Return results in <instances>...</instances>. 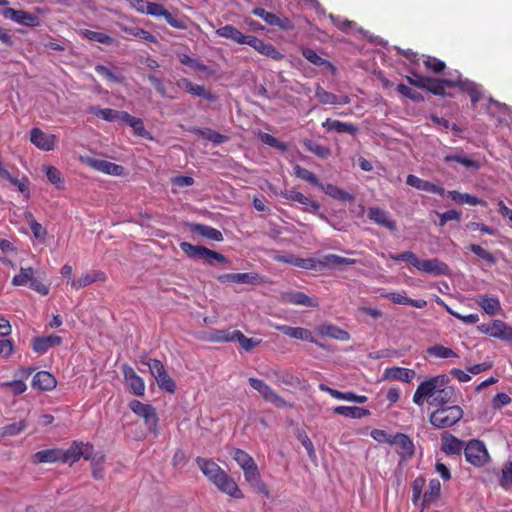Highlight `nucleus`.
<instances>
[{
	"label": "nucleus",
	"mask_w": 512,
	"mask_h": 512,
	"mask_svg": "<svg viewBox=\"0 0 512 512\" xmlns=\"http://www.w3.org/2000/svg\"><path fill=\"white\" fill-rule=\"evenodd\" d=\"M477 328L484 334L512 342V327L506 325V322H481Z\"/></svg>",
	"instance_id": "ddd939ff"
},
{
	"label": "nucleus",
	"mask_w": 512,
	"mask_h": 512,
	"mask_svg": "<svg viewBox=\"0 0 512 512\" xmlns=\"http://www.w3.org/2000/svg\"><path fill=\"white\" fill-rule=\"evenodd\" d=\"M318 263L321 267L333 268L343 265H354L356 260L352 258H345L336 254H328L322 259L318 260Z\"/></svg>",
	"instance_id": "49530a36"
},
{
	"label": "nucleus",
	"mask_w": 512,
	"mask_h": 512,
	"mask_svg": "<svg viewBox=\"0 0 512 512\" xmlns=\"http://www.w3.org/2000/svg\"><path fill=\"white\" fill-rule=\"evenodd\" d=\"M447 383L448 377L446 375H437L421 382L413 395V402L418 406L423 405L426 397H432L436 388Z\"/></svg>",
	"instance_id": "1a4fd4ad"
},
{
	"label": "nucleus",
	"mask_w": 512,
	"mask_h": 512,
	"mask_svg": "<svg viewBox=\"0 0 512 512\" xmlns=\"http://www.w3.org/2000/svg\"><path fill=\"white\" fill-rule=\"evenodd\" d=\"M500 485L506 490L512 488V462L510 461L506 462L502 468Z\"/></svg>",
	"instance_id": "774afa93"
},
{
	"label": "nucleus",
	"mask_w": 512,
	"mask_h": 512,
	"mask_svg": "<svg viewBox=\"0 0 512 512\" xmlns=\"http://www.w3.org/2000/svg\"><path fill=\"white\" fill-rule=\"evenodd\" d=\"M423 64L427 70L435 74L443 72L446 68V64L442 60L432 56H427L423 60Z\"/></svg>",
	"instance_id": "338daca9"
},
{
	"label": "nucleus",
	"mask_w": 512,
	"mask_h": 512,
	"mask_svg": "<svg viewBox=\"0 0 512 512\" xmlns=\"http://www.w3.org/2000/svg\"><path fill=\"white\" fill-rule=\"evenodd\" d=\"M390 445H397L399 447L398 454L403 460L410 459L415 453V446L411 438L404 433H396Z\"/></svg>",
	"instance_id": "4be33fe9"
},
{
	"label": "nucleus",
	"mask_w": 512,
	"mask_h": 512,
	"mask_svg": "<svg viewBox=\"0 0 512 512\" xmlns=\"http://www.w3.org/2000/svg\"><path fill=\"white\" fill-rule=\"evenodd\" d=\"M406 183L409 186H412L418 190L438 194L443 196L445 194V189L441 186H438L430 181L421 179L413 174H409L406 178Z\"/></svg>",
	"instance_id": "bb28decb"
},
{
	"label": "nucleus",
	"mask_w": 512,
	"mask_h": 512,
	"mask_svg": "<svg viewBox=\"0 0 512 512\" xmlns=\"http://www.w3.org/2000/svg\"><path fill=\"white\" fill-rule=\"evenodd\" d=\"M231 455L243 471L256 465L254 459L242 449L234 448Z\"/></svg>",
	"instance_id": "8fccbe9b"
},
{
	"label": "nucleus",
	"mask_w": 512,
	"mask_h": 512,
	"mask_svg": "<svg viewBox=\"0 0 512 512\" xmlns=\"http://www.w3.org/2000/svg\"><path fill=\"white\" fill-rule=\"evenodd\" d=\"M478 304L489 316L496 315L500 310V302L497 298L480 297Z\"/></svg>",
	"instance_id": "6e6d98bb"
},
{
	"label": "nucleus",
	"mask_w": 512,
	"mask_h": 512,
	"mask_svg": "<svg viewBox=\"0 0 512 512\" xmlns=\"http://www.w3.org/2000/svg\"><path fill=\"white\" fill-rule=\"evenodd\" d=\"M386 297L395 304L410 305L416 308H423L427 304V302L424 299L413 300L407 297L405 293L391 292L388 293Z\"/></svg>",
	"instance_id": "c03bdc74"
},
{
	"label": "nucleus",
	"mask_w": 512,
	"mask_h": 512,
	"mask_svg": "<svg viewBox=\"0 0 512 512\" xmlns=\"http://www.w3.org/2000/svg\"><path fill=\"white\" fill-rule=\"evenodd\" d=\"M93 452L94 447L92 444L74 441L68 449H61V462L72 465L81 457L89 460L92 458Z\"/></svg>",
	"instance_id": "6e6552de"
},
{
	"label": "nucleus",
	"mask_w": 512,
	"mask_h": 512,
	"mask_svg": "<svg viewBox=\"0 0 512 512\" xmlns=\"http://www.w3.org/2000/svg\"><path fill=\"white\" fill-rule=\"evenodd\" d=\"M418 270L433 276H448L451 273L449 266L438 258L421 260Z\"/></svg>",
	"instance_id": "6ab92c4d"
},
{
	"label": "nucleus",
	"mask_w": 512,
	"mask_h": 512,
	"mask_svg": "<svg viewBox=\"0 0 512 512\" xmlns=\"http://www.w3.org/2000/svg\"><path fill=\"white\" fill-rule=\"evenodd\" d=\"M302 56L311 64L322 67H327L332 73L336 71L335 66L328 60L322 58L317 52L309 47H301L300 49Z\"/></svg>",
	"instance_id": "ea45409f"
},
{
	"label": "nucleus",
	"mask_w": 512,
	"mask_h": 512,
	"mask_svg": "<svg viewBox=\"0 0 512 512\" xmlns=\"http://www.w3.org/2000/svg\"><path fill=\"white\" fill-rule=\"evenodd\" d=\"M248 382L267 402L274 404L278 408H284L288 405L287 402L263 380L251 377L248 379Z\"/></svg>",
	"instance_id": "f8f14e48"
},
{
	"label": "nucleus",
	"mask_w": 512,
	"mask_h": 512,
	"mask_svg": "<svg viewBox=\"0 0 512 512\" xmlns=\"http://www.w3.org/2000/svg\"><path fill=\"white\" fill-rule=\"evenodd\" d=\"M333 411L338 415L351 419H361L371 414L368 409L357 406H337L333 409Z\"/></svg>",
	"instance_id": "37998d69"
},
{
	"label": "nucleus",
	"mask_w": 512,
	"mask_h": 512,
	"mask_svg": "<svg viewBox=\"0 0 512 512\" xmlns=\"http://www.w3.org/2000/svg\"><path fill=\"white\" fill-rule=\"evenodd\" d=\"M456 84L455 80L452 79H436L428 77L424 90H427L436 96H445V88H455Z\"/></svg>",
	"instance_id": "473e14b6"
},
{
	"label": "nucleus",
	"mask_w": 512,
	"mask_h": 512,
	"mask_svg": "<svg viewBox=\"0 0 512 512\" xmlns=\"http://www.w3.org/2000/svg\"><path fill=\"white\" fill-rule=\"evenodd\" d=\"M294 174L297 178L304 180L311 184L312 186L320 187L322 183L319 182L318 177L311 171L302 166L296 164L294 167Z\"/></svg>",
	"instance_id": "5fc2aeb1"
},
{
	"label": "nucleus",
	"mask_w": 512,
	"mask_h": 512,
	"mask_svg": "<svg viewBox=\"0 0 512 512\" xmlns=\"http://www.w3.org/2000/svg\"><path fill=\"white\" fill-rule=\"evenodd\" d=\"M28 426L26 420H20L18 422H14L8 425H5L0 430L1 437H10L20 434L24 431Z\"/></svg>",
	"instance_id": "4d7b16f0"
},
{
	"label": "nucleus",
	"mask_w": 512,
	"mask_h": 512,
	"mask_svg": "<svg viewBox=\"0 0 512 512\" xmlns=\"http://www.w3.org/2000/svg\"><path fill=\"white\" fill-rule=\"evenodd\" d=\"M190 230L193 233L216 242H221L224 239L221 231L209 225L193 223L190 225Z\"/></svg>",
	"instance_id": "4c0bfd02"
},
{
	"label": "nucleus",
	"mask_w": 512,
	"mask_h": 512,
	"mask_svg": "<svg viewBox=\"0 0 512 512\" xmlns=\"http://www.w3.org/2000/svg\"><path fill=\"white\" fill-rule=\"evenodd\" d=\"M62 338L58 335L37 336L32 341V349L37 354H45L50 348L59 346Z\"/></svg>",
	"instance_id": "cd10ccee"
},
{
	"label": "nucleus",
	"mask_w": 512,
	"mask_h": 512,
	"mask_svg": "<svg viewBox=\"0 0 512 512\" xmlns=\"http://www.w3.org/2000/svg\"><path fill=\"white\" fill-rule=\"evenodd\" d=\"M57 385L55 377L48 371L37 372L32 379V387L40 391H50Z\"/></svg>",
	"instance_id": "7c9ffc66"
},
{
	"label": "nucleus",
	"mask_w": 512,
	"mask_h": 512,
	"mask_svg": "<svg viewBox=\"0 0 512 512\" xmlns=\"http://www.w3.org/2000/svg\"><path fill=\"white\" fill-rule=\"evenodd\" d=\"M275 328L289 337L317 344V341L313 337L312 332L308 329L301 327H291L288 325H277Z\"/></svg>",
	"instance_id": "72a5a7b5"
},
{
	"label": "nucleus",
	"mask_w": 512,
	"mask_h": 512,
	"mask_svg": "<svg viewBox=\"0 0 512 512\" xmlns=\"http://www.w3.org/2000/svg\"><path fill=\"white\" fill-rule=\"evenodd\" d=\"M303 145L309 152L315 154L321 159H327L331 156V150L329 147L318 144L311 139H304Z\"/></svg>",
	"instance_id": "09e8293b"
},
{
	"label": "nucleus",
	"mask_w": 512,
	"mask_h": 512,
	"mask_svg": "<svg viewBox=\"0 0 512 512\" xmlns=\"http://www.w3.org/2000/svg\"><path fill=\"white\" fill-rule=\"evenodd\" d=\"M178 87H183L186 91L192 95L201 97L207 101L213 102L217 97L203 85L194 84L187 78H181L177 81Z\"/></svg>",
	"instance_id": "a878e982"
},
{
	"label": "nucleus",
	"mask_w": 512,
	"mask_h": 512,
	"mask_svg": "<svg viewBox=\"0 0 512 512\" xmlns=\"http://www.w3.org/2000/svg\"><path fill=\"white\" fill-rule=\"evenodd\" d=\"M455 82L457 83L455 88H459L460 90L466 92L469 95L472 104H476L481 100L482 92L476 83L467 79H458L455 80Z\"/></svg>",
	"instance_id": "a19ab883"
},
{
	"label": "nucleus",
	"mask_w": 512,
	"mask_h": 512,
	"mask_svg": "<svg viewBox=\"0 0 512 512\" xmlns=\"http://www.w3.org/2000/svg\"><path fill=\"white\" fill-rule=\"evenodd\" d=\"M319 188L329 197H331L335 200H338L342 203H347V202L350 203L355 200V197L352 194L337 187L334 184H331V183L321 184Z\"/></svg>",
	"instance_id": "c9c22d12"
},
{
	"label": "nucleus",
	"mask_w": 512,
	"mask_h": 512,
	"mask_svg": "<svg viewBox=\"0 0 512 512\" xmlns=\"http://www.w3.org/2000/svg\"><path fill=\"white\" fill-rule=\"evenodd\" d=\"M59 461L61 462V449L59 448L41 450L32 456V462L35 464L54 463Z\"/></svg>",
	"instance_id": "79ce46f5"
},
{
	"label": "nucleus",
	"mask_w": 512,
	"mask_h": 512,
	"mask_svg": "<svg viewBox=\"0 0 512 512\" xmlns=\"http://www.w3.org/2000/svg\"><path fill=\"white\" fill-rule=\"evenodd\" d=\"M321 334L335 338L340 341H346L349 339V333L345 330H342L334 325H328L322 327L320 330Z\"/></svg>",
	"instance_id": "0e129e2a"
},
{
	"label": "nucleus",
	"mask_w": 512,
	"mask_h": 512,
	"mask_svg": "<svg viewBox=\"0 0 512 512\" xmlns=\"http://www.w3.org/2000/svg\"><path fill=\"white\" fill-rule=\"evenodd\" d=\"M252 14L261 18L267 25L277 27L282 31H292L295 29V24L290 18L269 12L262 7H255L252 10Z\"/></svg>",
	"instance_id": "9b49d317"
},
{
	"label": "nucleus",
	"mask_w": 512,
	"mask_h": 512,
	"mask_svg": "<svg viewBox=\"0 0 512 512\" xmlns=\"http://www.w3.org/2000/svg\"><path fill=\"white\" fill-rule=\"evenodd\" d=\"M215 33L217 36L230 39L237 44L249 45L258 53L270 59L280 61L285 57L273 44L265 42L254 35H244L233 25L227 24L222 26L218 28Z\"/></svg>",
	"instance_id": "f03ea898"
},
{
	"label": "nucleus",
	"mask_w": 512,
	"mask_h": 512,
	"mask_svg": "<svg viewBox=\"0 0 512 512\" xmlns=\"http://www.w3.org/2000/svg\"><path fill=\"white\" fill-rule=\"evenodd\" d=\"M464 456L465 460L475 467H483L490 461L485 443L479 439H471L466 443Z\"/></svg>",
	"instance_id": "0eeeda50"
},
{
	"label": "nucleus",
	"mask_w": 512,
	"mask_h": 512,
	"mask_svg": "<svg viewBox=\"0 0 512 512\" xmlns=\"http://www.w3.org/2000/svg\"><path fill=\"white\" fill-rule=\"evenodd\" d=\"M24 217L27 220L29 227L33 233V236L40 242H45L47 237V230L42 226L41 223L36 221L35 217L30 211L24 213Z\"/></svg>",
	"instance_id": "de8ad7c7"
},
{
	"label": "nucleus",
	"mask_w": 512,
	"mask_h": 512,
	"mask_svg": "<svg viewBox=\"0 0 512 512\" xmlns=\"http://www.w3.org/2000/svg\"><path fill=\"white\" fill-rule=\"evenodd\" d=\"M195 461L204 476L207 477L208 480L221 492L228 494L235 499H241L244 497L235 480L212 459L199 456Z\"/></svg>",
	"instance_id": "7ed1b4c3"
},
{
	"label": "nucleus",
	"mask_w": 512,
	"mask_h": 512,
	"mask_svg": "<svg viewBox=\"0 0 512 512\" xmlns=\"http://www.w3.org/2000/svg\"><path fill=\"white\" fill-rule=\"evenodd\" d=\"M368 218L374 223L385 227L390 231H395L397 229L396 222L391 218L389 212L379 207H370L368 209Z\"/></svg>",
	"instance_id": "393cba45"
},
{
	"label": "nucleus",
	"mask_w": 512,
	"mask_h": 512,
	"mask_svg": "<svg viewBox=\"0 0 512 512\" xmlns=\"http://www.w3.org/2000/svg\"><path fill=\"white\" fill-rule=\"evenodd\" d=\"M48 181L53 184L57 189H64V179L60 170L51 165H45L43 167Z\"/></svg>",
	"instance_id": "3c124183"
},
{
	"label": "nucleus",
	"mask_w": 512,
	"mask_h": 512,
	"mask_svg": "<svg viewBox=\"0 0 512 512\" xmlns=\"http://www.w3.org/2000/svg\"><path fill=\"white\" fill-rule=\"evenodd\" d=\"M189 131L193 134H196V135L202 137L203 139L211 141L213 144H221L228 140L227 136H225L219 132H216L212 129H209V128L201 129V128L193 127L191 129H189Z\"/></svg>",
	"instance_id": "a18cd8bd"
},
{
	"label": "nucleus",
	"mask_w": 512,
	"mask_h": 512,
	"mask_svg": "<svg viewBox=\"0 0 512 512\" xmlns=\"http://www.w3.org/2000/svg\"><path fill=\"white\" fill-rule=\"evenodd\" d=\"M179 246L187 257L194 260L203 259L209 265H212L214 261L223 264L228 262L225 255L217 251L210 250L204 246L193 245L186 241L181 242Z\"/></svg>",
	"instance_id": "423d86ee"
},
{
	"label": "nucleus",
	"mask_w": 512,
	"mask_h": 512,
	"mask_svg": "<svg viewBox=\"0 0 512 512\" xmlns=\"http://www.w3.org/2000/svg\"><path fill=\"white\" fill-rule=\"evenodd\" d=\"M215 33L217 36L230 39L237 44L249 45L258 53L270 59L280 61L285 57L273 44L265 42L254 35H244L233 25L227 24L222 26L218 28Z\"/></svg>",
	"instance_id": "f257e3e1"
},
{
	"label": "nucleus",
	"mask_w": 512,
	"mask_h": 512,
	"mask_svg": "<svg viewBox=\"0 0 512 512\" xmlns=\"http://www.w3.org/2000/svg\"><path fill=\"white\" fill-rule=\"evenodd\" d=\"M426 352L430 356L443 359L458 357V355L451 348L439 344L428 347Z\"/></svg>",
	"instance_id": "680f3d73"
},
{
	"label": "nucleus",
	"mask_w": 512,
	"mask_h": 512,
	"mask_svg": "<svg viewBox=\"0 0 512 512\" xmlns=\"http://www.w3.org/2000/svg\"><path fill=\"white\" fill-rule=\"evenodd\" d=\"M81 35L90 41H95L105 45H112L114 43V39L111 36L89 29L81 31Z\"/></svg>",
	"instance_id": "13d9d810"
},
{
	"label": "nucleus",
	"mask_w": 512,
	"mask_h": 512,
	"mask_svg": "<svg viewBox=\"0 0 512 512\" xmlns=\"http://www.w3.org/2000/svg\"><path fill=\"white\" fill-rule=\"evenodd\" d=\"M217 280L220 283H238L249 285H259L265 282L261 275L254 272L221 274L217 276Z\"/></svg>",
	"instance_id": "2eb2a0df"
},
{
	"label": "nucleus",
	"mask_w": 512,
	"mask_h": 512,
	"mask_svg": "<svg viewBox=\"0 0 512 512\" xmlns=\"http://www.w3.org/2000/svg\"><path fill=\"white\" fill-rule=\"evenodd\" d=\"M463 417V410L458 405L437 408L429 416V422L436 429L452 427Z\"/></svg>",
	"instance_id": "39448f33"
},
{
	"label": "nucleus",
	"mask_w": 512,
	"mask_h": 512,
	"mask_svg": "<svg viewBox=\"0 0 512 512\" xmlns=\"http://www.w3.org/2000/svg\"><path fill=\"white\" fill-rule=\"evenodd\" d=\"M455 396V390L451 386L444 384L442 387L435 389V393L432 399L429 401L430 405L437 406L438 408L447 407L449 402H453Z\"/></svg>",
	"instance_id": "c85d7f7f"
},
{
	"label": "nucleus",
	"mask_w": 512,
	"mask_h": 512,
	"mask_svg": "<svg viewBox=\"0 0 512 512\" xmlns=\"http://www.w3.org/2000/svg\"><path fill=\"white\" fill-rule=\"evenodd\" d=\"M147 15L153 17H163L166 22L173 28L186 29L185 22L174 15H172L162 4L149 2L147 6Z\"/></svg>",
	"instance_id": "dca6fc26"
},
{
	"label": "nucleus",
	"mask_w": 512,
	"mask_h": 512,
	"mask_svg": "<svg viewBox=\"0 0 512 512\" xmlns=\"http://www.w3.org/2000/svg\"><path fill=\"white\" fill-rule=\"evenodd\" d=\"M88 165L95 170L107 175L120 176L124 172V167L113 162L101 159H89Z\"/></svg>",
	"instance_id": "c756f323"
},
{
	"label": "nucleus",
	"mask_w": 512,
	"mask_h": 512,
	"mask_svg": "<svg viewBox=\"0 0 512 512\" xmlns=\"http://www.w3.org/2000/svg\"><path fill=\"white\" fill-rule=\"evenodd\" d=\"M155 378L159 388L168 393H174L176 390L175 381L168 375L163 363L158 359H150L145 363Z\"/></svg>",
	"instance_id": "9d476101"
},
{
	"label": "nucleus",
	"mask_w": 512,
	"mask_h": 512,
	"mask_svg": "<svg viewBox=\"0 0 512 512\" xmlns=\"http://www.w3.org/2000/svg\"><path fill=\"white\" fill-rule=\"evenodd\" d=\"M122 30L129 34V35H132L134 37H137L143 41H146V42H151V43H157V38L152 34L150 33L149 31L145 30V29H142V28H137V27H127V26H124L122 28Z\"/></svg>",
	"instance_id": "bf43d9fd"
},
{
	"label": "nucleus",
	"mask_w": 512,
	"mask_h": 512,
	"mask_svg": "<svg viewBox=\"0 0 512 512\" xmlns=\"http://www.w3.org/2000/svg\"><path fill=\"white\" fill-rule=\"evenodd\" d=\"M13 286H28L40 296L50 293L51 283L47 279L45 271H38L33 267H20L19 273L14 275L11 281Z\"/></svg>",
	"instance_id": "20e7f679"
},
{
	"label": "nucleus",
	"mask_w": 512,
	"mask_h": 512,
	"mask_svg": "<svg viewBox=\"0 0 512 512\" xmlns=\"http://www.w3.org/2000/svg\"><path fill=\"white\" fill-rule=\"evenodd\" d=\"M415 371L408 368L392 367L384 371L383 378L389 380H398L410 383L415 377Z\"/></svg>",
	"instance_id": "e433bc0d"
},
{
	"label": "nucleus",
	"mask_w": 512,
	"mask_h": 512,
	"mask_svg": "<svg viewBox=\"0 0 512 512\" xmlns=\"http://www.w3.org/2000/svg\"><path fill=\"white\" fill-rule=\"evenodd\" d=\"M106 275L101 271L83 273L78 279H72L70 285L73 289L79 290L97 281H105Z\"/></svg>",
	"instance_id": "f704fd0d"
},
{
	"label": "nucleus",
	"mask_w": 512,
	"mask_h": 512,
	"mask_svg": "<svg viewBox=\"0 0 512 512\" xmlns=\"http://www.w3.org/2000/svg\"><path fill=\"white\" fill-rule=\"evenodd\" d=\"M441 483L438 479H431L429 481L428 489L423 495V503H434L440 496Z\"/></svg>",
	"instance_id": "864d4df0"
},
{
	"label": "nucleus",
	"mask_w": 512,
	"mask_h": 512,
	"mask_svg": "<svg viewBox=\"0 0 512 512\" xmlns=\"http://www.w3.org/2000/svg\"><path fill=\"white\" fill-rule=\"evenodd\" d=\"M466 443L451 433L444 432L441 435V451L447 456H458L464 453Z\"/></svg>",
	"instance_id": "a211bd4d"
},
{
	"label": "nucleus",
	"mask_w": 512,
	"mask_h": 512,
	"mask_svg": "<svg viewBox=\"0 0 512 512\" xmlns=\"http://www.w3.org/2000/svg\"><path fill=\"white\" fill-rule=\"evenodd\" d=\"M281 196L288 201L298 202L304 206L309 207L311 209L310 211L313 213H317L320 209V204L318 202L309 199L304 194L294 189L282 191Z\"/></svg>",
	"instance_id": "2f4dec72"
},
{
	"label": "nucleus",
	"mask_w": 512,
	"mask_h": 512,
	"mask_svg": "<svg viewBox=\"0 0 512 512\" xmlns=\"http://www.w3.org/2000/svg\"><path fill=\"white\" fill-rule=\"evenodd\" d=\"M88 112L103 120L114 122L117 121L119 111L111 108H100L97 106H93L89 109Z\"/></svg>",
	"instance_id": "052dcab7"
},
{
	"label": "nucleus",
	"mask_w": 512,
	"mask_h": 512,
	"mask_svg": "<svg viewBox=\"0 0 512 512\" xmlns=\"http://www.w3.org/2000/svg\"><path fill=\"white\" fill-rule=\"evenodd\" d=\"M30 141L42 151H53L58 143L56 135L45 133L38 127L30 130Z\"/></svg>",
	"instance_id": "4468645a"
},
{
	"label": "nucleus",
	"mask_w": 512,
	"mask_h": 512,
	"mask_svg": "<svg viewBox=\"0 0 512 512\" xmlns=\"http://www.w3.org/2000/svg\"><path fill=\"white\" fill-rule=\"evenodd\" d=\"M95 71L105 80L113 83H122L123 76L113 73L108 67L98 64L95 66Z\"/></svg>",
	"instance_id": "69168bd1"
},
{
	"label": "nucleus",
	"mask_w": 512,
	"mask_h": 512,
	"mask_svg": "<svg viewBox=\"0 0 512 512\" xmlns=\"http://www.w3.org/2000/svg\"><path fill=\"white\" fill-rule=\"evenodd\" d=\"M243 473L245 480L251 485V487H253L258 493L264 495L265 497H270L269 489L261 479L257 464L253 465L251 468L245 469Z\"/></svg>",
	"instance_id": "5701e85b"
},
{
	"label": "nucleus",
	"mask_w": 512,
	"mask_h": 512,
	"mask_svg": "<svg viewBox=\"0 0 512 512\" xmlns=\"http://www.w3.org/2000/svg\"><path fill=\"white\" fill-rule=\"evenodd\" d=\"M196 337L200 340L209 342H232L234 341L233 330L229 329H209L205 331L197 332Z\"/></svg>",
	"instance_id": "412c9836"
},
{
	"label": "nucleus",
	"mask_w": 512,
	"mask_h": 512,
	"mask_svg": "<svg viewBox=\"0 0 512 512\" xmlns=\"http://www.w3.org/2000/svg\"><path fill=\"white\" fill-rule=\"evenodd\" d=\"M281 300L285 303L305 307H317L318 302L303 292L289 290L281 293Z\"/></svg>",
	"instance_id": "b1692460"
},
{
	"label": "nucleus",
	"mask_w": 512,
	"mask_h": 512,
	"mask_svg": "<svg viewBox=\"0 0 512 512\" xmlns=\"http://www.w3.org/2000/svg\"><path fill=\"white\" fill-rule=\"evenodd\" d=\"M444 161L446 163L457 162V163L462 164L463 166H465L467 168H474V169H479L480 168L479 161L473 160V159H470L468 157L461 156V155H446L444 157Z\"/></svg>",
	"instance_id": "e2e57ef3"
},
{
	"label": "nucleus",
	"mask_w": 512,
	"mask_h": 512,
	"mask_svg": "<svg viewBox=\"0 0 512 512\" xmlns=\"http://www.w3.org/2000/svg\"><path fill=\"white\" fill-rule=\"evenodd\" d=\"M234 341L237 340L240 346L246 351L250 352L261 343V339L248 338L240 330H233Z\"/></svg>",
	"instance_id": "603ef678"
},
{
	"label": "nucleus",
	"mask_w": 512,
	"mask_h": 512,
	"mask_svg": "<svg viewBox=\"0 0 512 512\" xmlns=\"http://www.w3.org/2000/svg\"><path fill=\"white\" fill-rule=\"evenodd\" d=\"M322 126L327 131H335L337 133H348L351 135H355L358 132V127L352 123H346L339 120L326 119Z\"/></svg>",
	"instance_id": "58836bf2"
},
{
	"label": "nucleus",
	"mask_w": 512,
	"mask_h": 512,
	"mask_svg": "<svg viewBox=\"0 0 512 512\" xmlns=\"http://www.w3.org/2000/svg\"><path fill=\"white\" fill-rule=\"evenodd\" d=\"M122 372L130 391L136 396H143L145 392L144 380L129 365H123Z\"/></svg>",
	"instance_id": "aec40b11"
},
{
	"label": "nucleus",
	"mask_w": 512,
	"mask_h": 512,
	"mask_svg": "<svg viewBox=\"0 0 512 512\" xmlns=\"http://www.w3.org/2000/svg\"><path fill=\"white\" fill-rule=\"evenodd\" d=\"M2 15L6 19H10L15 23L27 26V27H37L40 23L37 15L29 13L24 10H16L14 8H6Z\"/></svg>",
	"instance_id": "f3484780"
}]
</instances>
